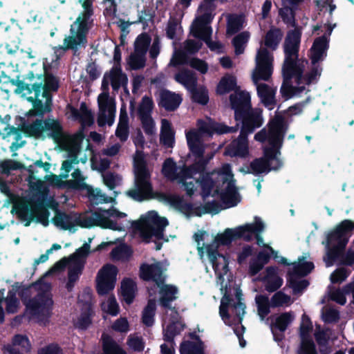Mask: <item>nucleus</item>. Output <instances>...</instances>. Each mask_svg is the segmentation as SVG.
Instances as JSON below:
<instances>
[{"label":"nucleus","instance_id":"nucleus-1","mask_svg":"<svg viewBox=\"0 0 354 354\" xmlns=\"http://www.w3.org/2000/svg\"><path fill=\"white\" fill-rule=\"evenodd\" d=\"M236 130L234 127L216 123L209 118L198 120L197 129L187 131L185 135L189 148L192 153L200 158V164L188 168H178L171 158L165 161L162 169L163 175L171 181L182 184L187 195L192 196L194 194L196 183L201 187L203 198L208 196L214 198L207 205L201 207L183 204L180 196H169L168 201L174 207L180 208L187 216H201L205 213H216L221 209L234 207L241 201L229 164H223L219 169L201 175L205 162L214 155L213 151L206 152L208 146L203 144L205 138L211 137L214 133H225Z\"/></svg>","mask_w":354,"mask_h":354},{"label":"nucleus","instance_id":"nucleus-2","mask_svg":"<svg viewBox=\"0 0 354 354\" xmlns=\"http://www.w3.org/2000/svg\"><path fill=\"white\" fill-rule=\"evenodd\" d=\"M300 37L299 30L295 28L288 32L283 44L285 60L281 93L286 100L307 93L305 86L316 81L321 75L322 68L317 64L326 57L328 41L326 36H322L315 39L310 48V58L313 67L310 73L302 76L308 62L298 59Z\"/></svg>","mask_w":354,"mask_h":354},{"label":"nucleus","instance_id":"nucleus-3","mask_svg":"<svg viewBox=\"0 0 354 354\" xmlns=\"http://www.w3.org/2000/svg\"><path fill=\"white\" fill-rule=\"evenodd\" d=\"M24 129L30 136L53 138L68 153L67 159L62 162L60 175L51 174L45 177L50 185L59 188L73 189L85 186L86 177L78 169L75 168L80 162L84 163L87 160L86 156H82L80 150L81 135L73 137L64 136L59 124L54 120H36L32 124H24Z\"/></svg>","mask_w":354,"mask_h":354},{"label":"nucleus","instance_id":"nucleus-4","mask_svg":"<svg viewBox=\"0 0 354 354\" xmlns=\"http://www.w3.org/2000/svg\"><path fill=\"white\" fill-rule=\"evenodd\" d=\"M230 102L232 108L234 110L236 120L241 121L243 127L239 138L227 146L225 154L245 158L249 155L247 134L252 133L263 124L261 110H250V95L247 91H236L231 95Z\"/></svg>","mask_w":354,"mask_h":354},{"label":"nucleus","instance_id":"nucleus-5","mask_svg":"<svg viewBox=\"0 0 354 354\" xmlns=\"http://www.w3.org/2000/svg\"><path fill=\"white\" fill-rule=\"evenodd\" d=\"M286 124L280 116L274 117L269 123L268 129H263L254 136V139L265 142L264 157L257 158L250 164V172L254 174L268 173L279 169L282 162L279 149L286 131Z\"/></svg>","mask_w":354,"mask_h":354},{"label":"nucleus","instance_id":"nucleus-6","mask_svg":"<svg viewBox=\"0 0 354 354\" xmlns=\"http://www.w3.org/2000/svg\"><path fill=\"white\" fill-rule=\"evenodd\" d=\"M127 216L124 212L115 208L99 209L94 212L77 214H57L54 218L55 225L63 230L75 232L78 227H91L99 226L116 231H123L124 226L118 220Z\"/></svg>","mask_w":354,"mask_h":354},{"label":"nucleus","instance_id":"nucleus-7","mask_svg":"<svg viewBox=\"0 0 354 354\" xmlns=\"http://www.w3.org/2000/svg\"><path fill=\"white\" fill-rule=\"evenodd\" d=\"M28 181L30 188L41 195V198L37 201L34 198H18L14 202L11 212L15 214L21 221H26V226H28L33 220L46 225L48 212L44 206V201L48 192V186L46 182L37 178L32 172Z\"/></svg>","mask_w":354,"mask_h":354},{"label":"nucleus","instance_id":"nucleus-8","mask_svg":"<svg viewBox=\"0 0 354 354\" xmlns=\"http://www.w3.org/2000/svg\"><path fill=\"white\" fill-rule=\"evenodd\" d=\"M127 77L122 73L120 66L116 64L113 68L106 72L103 77L102 84V92L98 95L97 104V124L100 127L106 124L111 126L115 120V99L109 93V85L111 84L114 91H118L120 87L126 88L127 85Z\"/></svg>","mask_w":354,"mask_h":354},{"label":"nucleus","instance_id":"nucleus-9","mask_svg":"<svg viewBox=\"0 0 354 354\" xmlns=\"http://www.w3.org/2000/svg\"><path fill=\"white\" fill-rule=\"evenodd\" d=\"M26 80L34 82L30 90V93H34V96L28 97V100L33 102V106L26 114L29 121L32 116H42L50 111L51 100L49 92L56 91L59 82L56 77L46 71L44 78L41 74L30 71L26 75Z\"/></svg>","mask_w":354,"mask_h":354},{"label":"nucleus","instance_id":"nucleus-10","mask_svg":"<svg viewBox=\"0 0 354 354\" xmlns=\"http://www.w3.org/2000/svg\"><path fill=\"white\" fill-rule=\"evenodd\" d=\"M283 37L279 29L271 28L266 35L255 56V68L254 79H268L271 77L273 71L274 56L271 51L275 50Z\"/></svg>","mask_w":354,"mask_h":354},{"label":"nucleus","instance_id":"nucleus-11","mask_svg":"<svg viewBox=\"0 0 354 354\" xmlns=\"http://www.w3.org/2000/svg\"><path fill=\"white\" fill-rule=\"evenodd\" d=\"M264 229V223L261 218L256 216L253 223H246L233 229H227L223 233L221 234L218 240L223 244H229L234 239H243L245 241H250L255 236L257 244L259 246L268 248L275 260L280 263H288L286 258L279 256L277 251L264 243L263 237L260 236V234L263 232Z\"/></svg>","mask_w":354,"mask_h":354},{"label":"nucleus","instance_id":"nucleus-12","mask_svg":"<svg viewBox=\"0 0 354 354\" xmlns=\"http://www.w3.org/2000/svg\"><path fill=\"white\" fill-rule=\"evenodd\" d=\"M241 296V292L239 289L236 290V296L233 299H230L225 294L221 301L219 314L226 324L233 327L240 346L244 347L246 344L243 339L245 328L241 324V322L245 313V305L242 301Z\"/></svg>","mask_w":354,"mask_h":354},{"label":"nucleus","instance_id":"nucleus-13","mask_svg":"<svg viewBox=\"0 0 354 354\" xmlns=\"http://www.w3.org/2000/svg\"><path fill=\"white\" fill-rule=\"evenodd\" d=\"M220 235L221 234L213 236L205 231H199L194 237L201 258H203L205 254L207 256L216 274L221 280L227 273L228 262L225 257L219 254L216 251L219 245H225L218 240Z\"/></svg>","mask_w":354,"mask_h":354},{"label":"nucleus","instance_id":"nucleus-14","mask_svg":"<svg viewBox=\"0 0 354 354\" xmlns=\"http://www.w3.org/2000/svg\"><path fill=\"white\" fill-rule=\"evenodd\" d=\"M135 183L127 194L135 201H142L153 197L152 186L150 182V171L147 168L145 155L137 151L133 158Z\"/></svg>","mask_w":354,"mask_h":354},{"label":"nucleus","instance_id":"nucleus-15","mask_svg":"<svg viewBox=\"0 0 354 354\" xmlns=\"http://www.w3.org/2000/svg\"><path fill=\"white\" fill-rule=\"evenodd\" d=\"M169 222L165 217L159 216L155 211H149L132 223L135 234L145 242L163 239V232Z\"/></svg>","mask_w":354,"mask_h":354},{"label":"nucleus","instance_id":"nucleus-16","mask_svg":"<svg viewBox=\"0 0 354 354\" xmlns=\"http://www.w3.org/2000/svg\"><path fill=\"white\" fill-rule=\"evenodd\" d=\"M83 11L71 26L70 35L64 40V49H77L86 43V34L93 15V0H79Z\"/></svg>","mask_w":354,"mask_h":354},{"label":"nucleus","instance_id":"nucleus-17","mask_svg":"<svg viewBox=\"0 0 354 354\" xmlns=\"http://www.w3.org/2000/svg\"><path fill=\"white\" fill-rule=\"evenodd\" d=\"M34 288L41 290L42 292L26 302V314L30 319L38 323L45 324L50 315L53 304L49 292L50 285L39 282L36 283Z\"/></svg>","mask_w":354,"mask_h":354},{"label":"nucleus","instance_id":"nucleus-18","mask_svg":"<svg viewBox=\"0 0 354 354\" xmlns=\"http://www.w3.org/2000/svg\"><path fill=\"white\" fill-rule=\"evenodd\" d=\"M354 229V222L344 220L327 236L326 255L324 260L327 267L331 266L339 252L345 247Z\"/></svg>","mask_w":354,"mask_h":354},{"label":"nucleus","instance_id":"nucleus-19","mask_svg":"<svg viewBox=\"0 0 354 354\" xmlns=\"http://www.w3.org/2000/svg\"><path fill=\"white\" fill-rule=\"evenodd\" d=\"M89 249V244H84L82 247L77 250L68 259L64 258L56 263L48 271L47 274L59 272L67 266L68 269V282L67 283V288L68 290H71L73 283L78 280L82 273Z\"/></svg>","mask_w":354,"mask_h":354},{"label":"nucleus","instance_id":"nucleus-20","mask_svg":"<svg viewBox=\"0 0 354 354\" xmlns=\"http://www.w3.org/2000/svg\"><path fill=\"white\" fill-rule=\"evenodd\" d=\"M199 17L194 21L191 32L194 37L203 39L212 50L220 52L223 46L218 41H212L210 39L212 28L208 24L212 21L211 5L209 3H203L198 8Z\"/></svg>","mask_w":354,"mask_h":354},{"label":"nucleus","instance_id":"nucleus-21","mask_svg":"<svg viewBox=\"0 0 354 354\" xmlns=\"http://www.w3.org/2000/svg\"><path fill=\"white\" fill-rule=\"evenodd\" d=\"M313 269L314 264L309 260L308 253L299 257L297 261L292 263V267L288 270V283L294 294L300 293L308 286L306 280L300 278L309 274Z\"/></svg>","mask_w":354,"mask_h":354},{"label":"nucleus","instance_id":"nucleus-22","mask_svg":"<svg viewBox=\"0 0 354 354\" xmlns=\"http://www.w3.org/2000/svg\"><path fill=\"white\" fill-rule=\"evenodd\" d=\"M169 313L173 319L171 322V320L168 319L167 317L163 322L164 336L167 343L160 346L162 354H174V343L171 339L183 329V326L179 322L178 313L170 308L167 310V314L168 315Z\"/></svg>","mask_w":354,"mask_h":354},{"label":"nucleus","instance_id":"nucleus-23","mask_svg":"<svg viewBox=\"0 0 354 354\" xmlns=\"http://www.w3.org/2000/svg\"><path fill=\"white\" fill-rule=\"evenodd\" d=\"M118 268L111 264H106L97 272L96 277L97 290L104 295L113 290L117 280Z\"/></svg>","mask_w":354,"mask_h":354},{"label":"nucleus","instance_id":"nucleus-24","mask_svg":"<svg viewBox=\"0 0 354 354\" xmlns=\"http://www.w3.org/2000/svg\"><path fill=\"white\" fill-rule=\"evenodd\" d=\"M312 330V322L307 315H303L300 327L301 342L298 354H317L315 344L311 339Z\"/></svg>","mask_w":354,"mask_h":354},{"label":"nucleus","instance_id":"nucleus-25","mask_svg":"<svg viewBox=\"0 0 354 354\" xmlns=\"http://www.w3.org/2000/svg\"><path fill=\"white\" fill-rule=\"evenodd\" d=\"M166 267L167 265L155 260L151 263H142L140 268V277L145 281L152 280L155 282L154 285H160V282L164 280L162 273Z\"/></svg>","mask_w":354,"mask_h":354},{"label":"nucleus","instance_id":"nucleus-26","mask_svg":"<svg viewBox=\"0 0 354 354\" xmlns=\"http://www.w3.org/2000/svg\"><path fill=\"white\" fill-rule=\"evenodd\" d=\"M154 288L158 289L160 304L166 308L165 315L163 318V321L167 316V319H170V322H172V317L170 315L169 313L167 315V312L170 308L175 310L178 313V312L174 308H171L169 306V302L177 298V288L172 285L165 284L164 280H162L161 282H160V285H154Z\"/></svg>","mask_w":354,"mask_h":354},{"label":"nucleus","instance_id":"nucleus-27","mask_svg":"<svg viewBox=\"0 0 354 354\" xmlns=\"http://www.w3.org/2000/svg\"><path fill=\"white\" fill-rule=\"evenodd\" d=\"M252 81L257 86V93L261 98V102L267 106L269 109H272L274 104V95L276 92V88L272 87L265 83H259V81L263 80L268 81L270 77L265 80L263 78H258L254 80V71L252 74Z\"/></svg>","mask_w":354,"mask_h":354},{"label":"nucleus","instance_id":"nucleus-28","mask_svg":"<svg viewBox=\"0 0 354 354\" xmlns=\"http://www.w3.org/2000/svg\"><path fill=\"white\" fill-rule=\"evenodd\" d=\"M31 345L28 338L24 335H15L12 339L11 344L5 345L3 347L5 354H22L21 353L29 352Z\"/></svg>","mask_w":354,"mask_h":354},{"label":"nucleus","instance_id":"nucleus-29","mask_svg":"<svg viewBox=\"0 0 354 354\" xmlns=\"http://www.w3.org/2000/svg\"><path fill=\"white\" fill-rule=\"evenodd\" d=\"M69 118L78 120L82 126H90L93 123V116L84 103H82L79 109L69 106L67 111Z\"/></svg>","mask_w":354,"mask_h":354},{"label":"nucleus","instance_id":"nucleus-30","mask_svg":"<svg viewBox=\"0 0 354 354\" xmlns=\"http://www.w3.org/2000/svg\"><path fill=\"white\" fill-rule=\"evenodd\" d=\"M160 104L168 111L176 109L181 103L180 95L167 90H162L159 93Z\"/></svg>","mask_w":354,"mask_h":354},{"label":"nucleus","instance_id":"nucleus-31","mask_svg":"<svg viewBox=\"0 0 354 354\" xmlns=\"http://www.w3.org/2000/svg\"><path fill=\"white\" fill-rule=\"evenodd\" d=\"M263 280L266 289L270 292L279 289L283 283V279L278 274V269L274 267L266 269V274Z\"/></svg>","mask_w":354,"mask_h":354},{"label":"nucleus","instance_id":"nucleus-32","mask_svg":"<svg viewBox=\"0 0 354 354\" xmlns=\"http://www.w3.org/2000/svg\"><path fill=\"white\" fill-rule=\"evenodd\" d=\"M304 0H281L282 7L279 10V14L283 20L290 23L294 17V10Z\"/></svg>","mask_w":354,"mask_h":354},{"label":"nucleus","instance_id":"nucleus-33","mask_svg":"<svg viewBox=\"0 0 354 354\" xmlns=\"http://www.w3.org/2000/svg\"><path fill=\"white\" fill-rule=\"evenodd\" d=\"M136 292L137 286L133 279L127 278L122 280L121 283V294L127 304H130L133 302Z\"/></svg>","mask_w":354,"mask_h":354},{"label":"nucleus","instance_id":"nucleus-34","mask_svg":"<svg viewBox=\"0 0 354 354\" xmlns=\"http://www.w3.org/2000/svg\"><path fill=\"white\" fill-rule=\"evenodd\" d=\"M160 141L167 147H172L174 144V131L171 124L166 119L161 120Z\"/></svg>","mask_w":354,"mask_h":354},{"label":"nucleus","instance_id":"nucleus-35","mask_svg":"<svg viewBox=\"0 0 354 354\" xmlns=\"http://www.w3.org/2000/svg\"><path fill=\"white\" fill-rule=\"evenodd\" d=\"M128 115L124 108H121L120 113L119 122L115 131L116 136L124 142L129 137Z\"/></svg>","mask_w":354,"mask_h":354},{"label":"nucleus","instance_id":"nucleus-36","mask_svg":"<svg viewBox=\"0 0 354 354\" xmlns=\"http://www.w3.org/2000/svg\"><path fill=\"white\" fill-rule=\"evenodd\" d=\"M175 80L189 91L193 90L197 83L195 73L189 70H182L175 75Z\"/></svg>","mask_w":354,"mask_h":354},{"label":"nucleus","instance_id":"nucleus-37","mask_svg":"<svg viewBox=\"0 0 354 354\" xmlns=\"http://www.w3.org/2000/svg\"><path fill=\"white\" fill-rule=\"evenodd\" d=\"M91 295L88 291L85 294V303L83 304L84 312L75 322L76 326L79 328H86L91 324Z\"/></svg>","mask_w":354,"mask_h":354},{"label":"nucleus","instance_id":"nucleus-38","mask_svg":"<svg viewBox=\"0 0 354 354\" xmlns=\"http://www.w3.org/2000/svg\"><path fill=\"white\" fill-rule=\"evenodd\" d=\"M78 189H86L89 200L93 203L98 204L103 203H111L113 201L112 197L106 196L102 192L100 189H94L92 187L88 185L86 183L84 187L79 188Z\"/></svg>","mask_w":354,"mask_h":354},{"label":"nucleus","instance_id":"nucleus-39","mask_svg":"<svg viewBox=\"0 0 354 354\" xmlns=\"http://www.w3.org/2000/svg\"><path fill=\"white\" fill-rule=\"evenodd\" d=\"M203 344L199 339L187 341L180 346V354H203Z\"/></svg>","mask_w":354,"mask_h":354},{"label":"nucleus","instance_id":"nucleus-40","mask_svg":"<svg viewBox=\"0 0 354 354\" xmlns=\"http://www.w3.org/2000/svg\"><path fill=\"white\" fill-rule=\"evenodd\" d=\"M294 319V313L292 312H287L275 316L273 324L276 329L281 332H283Z\"/></svg>","mask_w":354,"mask_h":354},{"label":"nucleus","instance_id":"nucleus-41","mask_svg":"<svg viewBox=\"0 0 354 354\" xmlns=\"http://www.w3.org/2000/svg\"><path fill=\"white\" fill-rule=\"evenodd\" d=\"M102 340L104 354H127L109 335L103 334Z\"/></svg>","mask_w":354,"mask_h":354},{"label":"nucleus","instance_id":"nucleus-42","mask_svg":"<svg viewBox=\"0 0 354 354\" xmlns=\"http://www.w3.org/2000/svg\"><path fill=\"white\" fill-rule=\"evenodd\" d=\"M236 84V77L231 75H226L220 80L216 91L220 95L225 94L234 89Z\"/></svg>","mask_w":354,"mask_h":354},{"label":"nucleus","instance_id":"nucleus-43","mask_svg":"<svg viewBox=\"0 0 354 354\" xmlns=\"http://www.w3.org/2000/svg\"><path fill=\"white\" fill-rule=\"evenodd\" d=\"M250 35L248 32H242L236 35L233 41L232 44L234 47L235 54L239 55L243 53L246 44L248 43Z\"/></svg>","mask_w":354,"mask_h":354},{"label":"nucleus","instance_id":"nucleus-44","mask_svg":"<svg viewBox=\"0 0 354 354\" xmlns=\"http://www.w3.org/2000/svg\"><path fill=\"white\" fill-rule=\"evenodd\" d=\"M245 24V18L241 15H232L228 18L227 33L233 35L243 28Z\"/></svg>","mask_w":354,"mask_h":354},{"label":"nucleus","instance_id":"nucleus-45","mask_svg":"<svg viewBox=\"0 0 354 354\" xmlns=\"http://www.w3.org/2000/svg\"><path fill=\"white\" fill-rule=\"evenodd\" d=\"M132 254L131 248L127 245H120L113 249L111 253L113 260L124 261L128 260Z\"/></svg>","mask_w":354,"mask_h":354},{"label":"nucleus","instance_id":"nucleus-46","mask_svg":"<svg viewBox=\"0 0 354 354\" xmlns=\"http://www.w3.org/2000/svg\"><path fill=\"white\" fill-rule=\"evenodd\" d=\"M291 297L283 292H276L271 298L270 306L272 307L288 306L292 303Z\"/></svg>","mask_w":354,"mask_h":354},{"label":"nucleus","instance_id":"nucleus-47","mask_svg":"<svg viewBox=\"0 0 354 354\" xmlns=\"http://www.w3.org/2000/svg\"><path fill=\"white\" fill-rule=\"evenodd\" d=\"M255 301L257 305L258 314L260 316L261 320L270 313L269 300L267 297L263 295H257L255 298Z\"/></svg>","mask_w":354,"mask_h":354},{"label":"nucleus","instance_id":"nucleus-48","mask_svg":"<svg viewBox=\"0 0 354 354\" xmlns=\"http://www.w3.org/2000/svg\"><path fill=\"white\" fill-rule=\"evenodd\" d=\"M155 310L156 302L154 300L150 299L142 313V322L145 325L150 326L153 324Z\"/></svg>","mask_w":354,"mask_h":354},{"label":"nucleus","instance_id":"nucleus-49","mask_svg":"<svg viewBox=\"0 0 354 354\" xmlns=\"http://www.w3.org/2000/svg\"><path fill=\"white\" fill-rule=\"evenodd\" d=\"M145 54L134 51L129 57L128 64L132 69H139L145 64Z\"/></svg>","mask_w":354,"mask_h":354},{"label":"nucleus","instance_id":"nucleus-50","mask_svg":"<svg viewBox=\"0 0 354 354\" xmlns=\"http://www.w3.org/2000/svg\"><path fill=\"white\" fill-rule=\"evenodd\" d=\"M102 309L104 312L111 315H116L119 312V307L116 299L113 296H109L102 304Z\"/></svg>","mask_w":354,"mask_h":354},{"label":"nucleus","instance_id":"nucleus-51","mask_svg":"<svg viewBox=\"0 0 354 354\" xmlns=\"http://www.w3.org/2000/svg\"><path fill=\"white\" fill-rule=\"evenodd\" d=\"M151 42L150 37L147 34L139 35L135 41L134 51L146 54Z\"/></svg>","mask_w":354,"mask_h":354},{"label":"nucleus","instance_id":"nucleus-52","mask_svg":"<svg viewBox=\"0 0 354 354\" xmlns=\"http://www.w3.org/2000/svg\"><path fill=\"white\" fill-rule=\"evenodd\" d=\"M4 302L6 303V309L8 313H15L19 308V301L17 299L13 291H9Z\"/></svg>","mask_w":354,"mask_h":354},{"label":"nucleus","instance_id":"nucleus-53","mask_svg":"<svg viewBox=\"0 0 354 354\" xmlns=\"http://www.w3.org/2000/svg\"><path fill=\"white\" fill-rule=\"evenodd\" d=\"M102 176L104 185L110 189H113L116 186L119 185L122 180L119 175L111 172L102 174Z\"/></svg>","mask_w":354,"mask_h":354},{"label":"nucleus","instance_id":"nucleus-54","mask_svg":"<svg viewBox=\"0 0 354 354\" xmlns=\"http://www.w3.org/2000/svg\"><path fill=\"white\" fill-rule=\"evenodd\" d=\"M192 94L193 100L201 104H205L207 103L209 97L207 91L204 87H200L197 89L195 88L193 90H189Z\"/></svg>","mask_w":354,"mask_h":354},{"label":"nucleus","instance_id":"nucleus-55","mask_svg":"<svg viewBox=\"0 0 354 354\" xmlns=\"http://www.w3.org/2000/svg\"><path fill=\"white\" fill-rule=\"evenodd\" d=\"M349 293V290H346V286L342 290L336 289L333 290L330 292V297L333 301H335L340 305L346 304V295Z\"/></svg>","mask_w":354,"mask_h":354},{"label":"nucleus","instance_id":"nucleus-56","mask_svg":"<svg viewBox=\"0 0 354 354\" xmlns=\"http://www.w3.org/2000/svg\"><path fill=\"white\" fill-rule=\"evenodd\" d=\"M92 167L100 172L106 170L110 165V160L107 158H101L97 156H94L91 159Z\"/></svg>","mask_w":354,"mask_h":354},{"label":"nucleus","instance_id":"nucleus-57","mask_svg":"<svg viewBox=\"0 0 354 354\" xmlns=\"http://www.w3.org/2000/svg\"><path fill=\"white\" fill-rule=\"evenodd\" d=\"M153 101L149 97H144L139 106L140 116L151 115V112L153 109Z\"/></svg>","mask_w":354,"mask_h":354},{"label":"nucleus","instance_id":"nucleus-58","mask_svg":"<svg viewBox=\"0 0 354 354\" xmlns=\"http://www.w3.org/2000/svg\"><path fill=\"white\" fill-rule=\"evenodd\" d=\"M129 348L135 351H142L145 347V343L142 338L137 336H129L127 342Z\"/></svg>","mask_w":354,"mask_h":354},{"label":"nucleus","instance_id":"nucleus-59","mask_svg":"<svg viewBox=\"0 0 354 354\" xmlns=\"http://www.w3.org/2000/svg\"><path fill=\"white\" fill-rule=\"evenodd\" d=\"M322 319L325 322H335L339 319V313L333 308H325L322 311Z\"/></svg>","mask_w":354,"mask_h":354},{"label":"nucleus","instance_id":"nucleus-60","mask_svg":"<svg viewBox=\"0 0 354 354\" xmlns=\"http://www.w3.org/2000/svg\"><path fill=\"white\" fill-rule=\"evenodd\" d=\"M189 64L190 65L191 67L198 71L202 74L206 73L208 70L207 64L205 61L198 58H193L190 59L189 62Z\"/></svg>","mask_w":354,"mask_h":354},{"label":"nucleus","instance_id":"nucleus-61","mask_svg":"<svg viewBox=\"0 0 354 354\" xmlns=\"http://www.w3.org/2000/svg\"><path fill=\"white\" fill-rule=\"evenodd\" d=\"M143 128L148 134H152L156 131L155 123L151 115L140 117Z\"/></svg>","mask_w":354,"mask_h":354},{"label":"nucleus","instance_id":"nucleus-62","mask_svg":"<svg viewBox=\"0 0 354 354\" xmlns=\"http://www.w3.org/2000/svg\"><path fill=\"white\" fill-rule=\"evenodd\" d=\"M112 328L114 330L127 333L129 328V322L126 318L120 317L113 324Z\"/></svg>","mask_w":354,"mask_h":354},{"label":"nucleus","instance_id":"nucleus-63","mask_svg":"<svg viewBox=\"0 0 354 354\" xmlns=\"http://www.w3.org/2000/svg\"><path fill=\"white\" fill-rule=\"evenodd\" d=\"M21 167V165L16 161L12 160H7L3 161L1 164V168L2 171L6 174L10 173L12 170H16L19 169Z\"/></svg>","mask_w":354,"mask_h":354},{"label":"nucleus","instance_id":"nucleus-64","mask_svg":"<svg viewBox=\"0 0 354 354\" xmlns=\"http://www.w3.org/2000/svg\"><path fill=\"white\" fill-rule=\"evenodd\" d=\"M348 276V272L344 268H340L335 270L330 275L332 283H341Z\"/></svg>","mask_w":354,"mask_h":354}]
</instances>
